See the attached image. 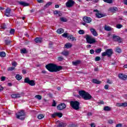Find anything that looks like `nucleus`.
I'll use <instances>...</instances> for the list:
<instances>
[{
	"instance_id": "1",
	"label": "nucleus",
	"mask_w": 127,
	"mask_h": 127,
	"mask_svg": "<svg viewBox=\"0 0 127 127\" xmlns=\"http://www.w3.org/2000/svg\"><path fill=\"white\" fill-rule=\"evenodd\" d=\"M46 68L50 71V72H58L62 70V66H57L53 64H50L46 65Z\"/></svg>"
},
{
	"instance_id": "2",
	"label": "nucleus",
	"mask_w": 127,
	"mask_h": 127,
	"mask_svg": "<svg viewBox=\"0 0 127 127\" xmlns=\"http://www.w3.org/2000/svg\"><path fill=\"white\" fill-rule=\"evenodd\" d=\"M78 93L79 95L86 101L88 100H91L92 99V96L90 95L89 93L85 91V90L79 91Z\"/></svg>"
},
{
	"instance_id": "3",
	"label": "nucleus",
	"mask_w": 127,
	"mask_h": 127,
	"mask_svg": "<svg viewBox=\"0 0 127 127\" xmlns=\"http://www.w3.org/2000/svg\"><path fill=\"white\" fill-rule=\"evenodd\" d=\"M70 105L74 110L76 111L80 109V102L77 101H71L70 102Z\"/></svg>"
},
{
	"instance_id": "4",
	"label": "nucleus",
	"mask_w": 127,
	"mask_h": 127,
	"mask_svg": "<svg viewBox=\"0 0 127 127\" xmlns=\"http://www.w3.org/2000/svg\"><path fill=\"white\" fill-rule=\"evenodd\" d=\"M85 38L87 43H88L89 44H94V43H96V42H97L96 39L93 38V36H92L86 35L85 36Z\"/></svg>"
},
{
	"instance_id": "5",
	"label": "nucleus",
	"mask_w": 127,
	"mask_h": 127,
	"mask_svg": "<svg viewBox=\"0 0 127 127\" xmlns=\"http://www.w3.org/2000/svg\"><path fill=\"white\" fill-rule=\"evenodd\" d=\"M113 51L112 49H108L106 50L105 52H103L101 54L102 57H105V56H107L108 57H111L113 55Z\"/></svg>"
},
{
	"instance_id": "6",
	"label": "nucleus",
	"mask_w": 127,
	"mask_h": 127,
	"mask_svg": "<svg viewBox=\"0 0 127 127\" xmlns=\"http://www.w3.org/2000/svg\"><path fill=\"white\" fill-rule=\"evenodd\" d=\"M83 20L84 22H82V24H83V25H84L85 26H87L86 23H90V22H92V18L88 16L84 17L83 18Z\"/></svg>"
},
{
	"instance_id": "7",
	"label": "nucleus",
	"mask_w": 127,
	"mask_h": 127,
	"mask_svg": "<svg viewBox=\"0 0 127 127\" xmlns=\"http://www.w3.org/2000/svg\"><path fill=\"white\" fill-rule=\"evenodd\" d=\"M17 119H19V120H24V116H25V114L24 113V111H21L18 113V114H16Z\"/></svg>"
},
{
	"instance_id": "8",
	"label": "nucleus",
	"mask_w": 127,
	"mask_h": 127,
	"mask_svg": "<svg viewBox=\"0 0 127 127\" xmlns=\"http://www.w3.org/2000/svg\"><path fill=\"white\" fill-rule=\"evenodd\" d=\"M24 83H27V84H29L30 86H35V82H34V80L29 79V78L26 77L24 79Z\"/></svg>"
},
{
	"instance_id": "9",
	"label": "nucleus",
	"mask_w": 127,
	"mask_h": 127,
	"mask_svg": "<svg viewBox=\"0 0 127 127\" xmlns=\"http://www.w3.org/2000/svg\"><path fill=\"white\" fill-rule=\"evenodd\" d=\"M93 11L94 12H96L95 13V15L97 18H101L102 17H104V16H106L105 14L100 13V12L99 11V10H98V9H95L93 10Z\"/></svg>"
},
{
	"instance_id": "10",
	"label": "nucleus",
	"mask_w": 127,
	"mask_h": 127,
	"mask_svg": "<svg viewBox=\"0 0 127 127\" xmlns=\"http://www.w3.org/2000/svg\"><path fill=\"white\" fill-rule=\"evenodd\" d=\"M75 2L73 0H68L66 3V7H71L74 5Z\"/></svg>"
},
{
	"instance_id": "11",
	"label": "nucleus",
	"mask_w": 127,
	"mask_h": 127,
	"mask_svg": "<svg viewBox=\"0 0 127 127\" xmlns=\"http://www.w3.org/2000/svg\"><path fill=\"white\" fill-rule=\"evenodd\" d=\"M11 9L10 8H7L5 10V15L7 17H9L11 16Z\"/></svg>"
},
{
	"instance_id": "12",
	"label": "nucleus",
	"mask_w": 127,
	"mask_h": 127,
	"mask_svg": "<svg viewBox=\"0 0 127 127\" xmlns=\"http://www.w3.org/2000/svg\"><path fill=\"white\" fill-rule=\"evenodd\" d=\"M113 39L114 41H118V42H119V43H121V42H122V39L119 36L113 35Z\"/></svg>"
},
{
	"instance_id": "13",
	"label": "nucleus",
	"mask_w": 127,
	"mask_h": 127,
	"mask_svg": "<svg viewBox=\"0 0 127 127\" xmlns=\"http://www.w3.org/2000/svg\"><path fill=\"white\" fill-rule=\"evenodd\" d=\"M118 77L119 78H120V79H121V80H123L124 81H126V80H127V75L122 74V73H120L118 75Z\"/></svg>"
},
{
	"instance_id": "14",
	"label": "nucleus",
	"mask_w": 127,
	"mask_h": 127,
	"mask_svg": "<svg viewBox=\"0 0 127 127\" xmlns=\"http://www.w3.org/2000/svg\"><path fill=\"white\" fill-rule=\"evenodd\" d=\"M57 108L58 110H64V109L66 108V105L64 103H62L61 104H59Z\"/></svg>"
},
{
	"instance_id": "15",
	"label": "nucleus",
	"mask_w": 127,
	"mask_h": 127,
	"mask_svg": "<svg viewBox=\"0 0 127 127\" xmlns=\"http://www.w3.org/2000/svg\"><path fill=\"white\" fill-rule=\"evenodd\" d=\"M62 116H63V114L61 113H56L52 115L53 118H55L57 116L59 117V118H62Z\"/></svg>"
},
{
	"instance_id": "16",
	"label": "nucleus",
	"mask_w": 127,
	"mask_h": 127,
	"mask_svg": "<svg viewBox=\"0 0 127 127\" xmlns=\"http://www.w3.org/2000/svg\"><path fill=\"white\" fill-rule=\"evenodd\" d=\"M11 98L13 99H17L18 98H20L21 97V94L18 93V94H12L11 95Z\"/></svg>"
},
{
	"instance_id": "17",
	"label": "nucleus",
	"mask_w": 127,
	"mask_h": 127,
	"mask_svg": "<svg viewBox=\"0 0 127 127\" xmlns=\"http://www.w3.org/2000/svg\"><path fill=\"white\" fill-rule=\"evenodd\" d=\"M90 31L92 33V34L93 35V36H98V33H97V31L95 29L92 28L90 29Z\"/></svg>"
},
{
	"instance_id": "18",
	"label": "nucleus",
	"mask_w": 127,
	"mask_h": 127,
	"mask_svg": "<svg viewBox=\"0 0 127 127\" xmlns=\"http://www.w3.org/2000/svg\"><path fill=\"white\" fill-rule=\"evenodd\" d=\"M19 4L20 5H23V6H28L29 3H26V2L20 1L19 2Z\"/></svg>"
},
{
	"instance_id": "19",
	"label": "nucleus",
	"mask_w": 127,
	"mask_h": 127,
	"mask_svg": "<svg viewBox=\"0 0 127 127\" xmlns=\"http://www.w3.org/2000/svg\"><path fill=\"white\" fill-rule=\"evenodd\" d=\"M81 63V61H76L75 62H72V64L74 66H77V65H79V64H80Z\"/></svg>"
},
{
	"instance_id": "20",
	"label": "nucleus",
	"mask_w": 127,
	"mask_h": 127,
	"mask_svg": "<svg viewBox=\"0 0 127 127\" xmlns=\"http://www.w3.org/2000/svg\"><path fill=\"white\" fill-rule=\"evenodd\" d=\"M110 10L112 12H116V11L118 10V8L117 7H111L110 8Z\"/></svg>"
},
{
	"instance_id": "21",
	"label": "nucleus",
	"mask_w": 127,
	"mask_h": 127,
	"mask_svg": "<svg viewBox=\"0 0 127 127\" xmlns=\"http://www.w3.org/2000/svg\"><path fill=\"white\" fill-rule=\"evenodd\" d=\"M63 32H64V30L62 28L58 29L57 30V33L59 34H61L62 33H63Z\"/></svg>"
},
{
	"instance_id": "22",
	"label": "nucleus",
	"mask_w": 127,
	"mask_h": 127,
	"mask_svg": "<svg viewBox=\"0 0 127 127\" xmlns=\"http://www.w3.org/2000/svg\"><path fill=\"white\" fill-rule=\"evenodd\" d=\"M35 41L36 42V43H41V41H42V38H37L35 39Z\"/></svg>"
},
{
	"instance_id": "23",
	"label": "nucleus",
	"mask_w": 127,
	"mask_h": 127,
	"mask_svg": "<svg viewBox=\"0 0 127 127\" xmlns=\"http://www.w3.org/2000/svg\"><path fill=\"white\" fill-rule=\"evenodd\" d=\"M104 29L105 30H106V31H111V30H112V28L110 26L105 25L104 26Z\"/></svg>"
},
{
	"instance_id": "24",
	"label": "nucleus",
	"mask_w": 127,
	"mask_h": 127,
	"mask_svg": "<svg viewBox=\"0 0 127 127\" xmlns=\"http://www.w3.org/2000/svg\"><path fill=\"white\" fill-rule=\"evenodd\" d=\"M72 46H73V45H72V44H71V43H66L65 45V46H64V47H65V48H67V49H68V48H71V47H72Z\"/></svg>"
},
{
	"instance_id": "25",
	"label": "nucleus",
	"mask_w": 127,
	"mask_h": 127,
	"mask_svg": "<svg viewBox=\"0 0 127 127\" xmlns=\"http://www.w3.org/2000/svg\"><path fill=\"white\" fill-rule=\"evenodd\" d=\"M103 110L104 111H105V112H110V111H111V107L109 106H105L104 107Z\"/></svg>"
},
{
	"instance_id": "26",
	"label": "nucleus",
	"mask_w": 127,
	"mask_h": 127,
	"mask_svg": "<svg viewBox=\"0 0 127 127\" xmlns=\"http://www.w3.org/2000/svg\"><path fill=\"white\" fill-rule=\"evenodd\" d=\"M92 83H94V84H101V81L97 80V79H93L92 81Z\"/></svg>"
},
{
	"instance_id": "27",
	"label": "nucleus",
	"mask_w": 127,
	"mask_h": 127,
	"mask_svg": "<svg viewBox=\"0 0 127 127\" xmlns=\"http://www.w3.org/2000/svg\"><path fill=\"white\" fill-rule=\"evenodd\" d=\"M15 78L17 80H18V81H20V80H21V79H22V77H21V76L19 74H16L15 76Z\"/></svg>"
},
{
	"instance_id": "28",
	"label": "nucleus",
	"mask_w": 127,
	"mask_h": 127,
	"mask_svg": "<svg viewBox=\"0 0 127 127\" xmlns=\"http://www.w3.org/2000/svg\"><path fill=\"white\" fill-rule=\"evenodd\" d=\"M62 54L64 56H68L69 55V52L68 51H64L62 53Z\"/></svg>"
},
{
	"instance_id": "29",
	"label": "nucleus",
	"mask_w": 127,
	"mask_h": 127,
	"mask_svg": "<svg viewBox=\"0 0 127 127\" xmlns=\"http://www.w3.org/2000/svg\"><path fill=\"white\" fill-rule=\"evenodd\" d=\"M6 54L4 52H0V57L1 58H4L5 57Z\"/></svg>"
},
{
	"instance_id": "30",
	"label": "nucleus",
	"mask_w": 127,
	"mask_h": 127,
	"mask_svg": "<svg viewBox=\"0 0 127 127\" xmlns=\"http://www.w3.org/2000/svg\"><path fill=\"white\" fill-rule=\"evenodd\" d=\"M20 52L22 54H26V53H27V51H26V49L24 48L20 50Z\"/></svg>"
},
{
	"instance_id": "31",
	"label": "nucleus",
	"mask_w": 127,
	"mask_h": 127,
	"mask_svg": "<svg viewBox=\"0 0 127 127\" xmlns=\"http://www.w3.org/2000/svg\"><path fill=\"white\" fill-rule=\"evenodd\" d=\"M37 118L39 120H42L44 118V115L43 114H40L37 116Z\"/></svg>"
},
{
	"instance_id": "32",
	"label": "nucleus",
	"mask_w": 127,
	"mask_h": 127,
	"mask_svg": "<svg viewBox=\"0 0 127 127\" xmlns=\"http://www.w3.org/2000/svg\"><path fill=\"white\" fill-rule=\"evenodd\" d=\"M35 98L38 100H41V99H42V96L40 95H35Z\"/></svg>"
},
{
	"instance_id": "33",
	"label": "nucleus",
	"mask_w": 127,
	"mask_h": 127,
	"mask_svg": "<svg viewBox=\"0 0 127 127\" xmlns=\"http://www.w3.org/2000/svg\"><path fill=\"white\" fill-rule=\"evenodd\" d=\"M104 2L107 3H113V0H103Z\"/></svg>"
},
{
	"instance_id": "34",
	"label": "nucleus",
	"mask_w": 127,
	"mask_h": 127,
	"mask_svg": "<svg viewBox=\"0 0 127 127\" xmlns=\"http://www.w3.org/2000/svg\"><path fill=\"white\" fill-rule=\"evenodd\" d=\"M60 19L61 21L63 22H66L67 21V19H66V18L65 17H61Z\"/></svg>"
},
{
	"instance_id": "35",
	"label": "nucleus",
	"mask_w": 127,
	"mask_h": 127,
	"mask_svg": "<svg viewBox=\"0 0 127 127\" xmlns=\"http://www.w3.org/2000/svg\"><path fill=\"white\" fill-rule=\"evenodd\" d=\"M52 4V2L49 1L47 3V4L45 5L46 7H48V6H50V5H51Z\"/></svg>"
},
{
	"instance_id": "36",
	"label": "nucleus",
	"mask_w": 127,
	"mask_h": 127,
	"mask_svg": "<svg viewBox=\"0 0 127 127\" xmlns=\"http://www.w3.org/2000/svg\"><path fill=\"white\" fill-rule=\"evenodd\" d=\"M100 52H102V48H99L95 50V53H97L98 54H100Z\"/></svg>"
},
{
	"instance_id": "37",
	"label": "nucleus",
	"mask_w": 127,
	"mask_h": 127,
	"mask_svg": "<svg viewBox=\"0 0 127 127\" xmlns=\"http://www.w3.org/2000/svg\"><path fill=\"white\" fill-rule=\"evenodd\" d=\"M58 127H65V124L63 123H60Z\"/></svg>"
},
{
	"instance_id": "38",
	"label": "nucleus",
	"mask_w": 127,
	"mask_h": 127,
	"mask_svg": "<svg viewBox=\"0 0 127 127\" xmlns=\"http://www.w3.org/2000/svg\"><path fill=\"white\" fill-rule=\"evenodd\" d=\"M1 27L2 29H5L6 28V25L5 23L2 24L1 25Z\"/></svg>"
},
{
	"instance_id": "39",
	"label": "nucleus",
	"mask_w": 127,
	"mask_h": 127,
	"mask_svg": "<svg viewBox=\"0 0 127 127\" xmlns=\"http://www.w3.org/2000/svg\"><path fill=\"white\" fill-rule=\"evenodd\" d=\"M116 27H117V28H118V29H120L122 28V27H123V25H122V24H117L116 25Z\"/></svg>"
},
{
	"instance_id": "40",
	"label": "nucleus",
	"mask_w": 127,
	"mask_h": 127,
	"mask_svg": "<svg viewBox=\"0 0 127 127\" xmlns=\"http://www.w3.org/2000/svg\"><path fill=\"white\" fill-rule=\"evenodd\" d=\"M78 33H79V34H84L85 31H84V30H80L78 31Z\"/></svg>"
},
{
	"instance_id": "41",
	"label": "nucleus",
	"mask_w": 127,
	"mask_h": 127,
	"mask_svg": "<svg viewBox=\"0 0 127 127\" xmlns=\"http://www.w3.org/2000/svg\"><path fill=\"white\" fill-rule=\"evenodd\" d=\"M116 51L118 53H121V52H122V50H121L120 48H116Z\"/></svg>"
},
{
	"instance_id": "42",
	"label": "nucleus",
	"mask_w": 127,
	"mask_h": 127,
	"mask_svg": "<svg viewBox=\"0 0 127 127\" xmlns=\"http://www.w3.org/2000/svg\"><path fill=\"white\" fill-rule=\"evenodd\" d=\"M5 113L7 115H11L12 112L10 110H7L5 111Z\"/></svg>"
},
{
	"instance_id": "43",
	"label": "nucleus",
	"mask_w": 127,
	"mask_h": 127,
	"mask_svg": "<svg viewBox=\"0 0 127 127\" xmlns=\"http://www.w3.org/2000/svg\"><path fill=\"white\" fill-rule=\"evenodd\" d=\"M14 69H15V67H10L7 68L8 71H12Z\"/></svg>"
},
{
	"instance_id": "44",
	"label": "nucleus",
	"mask_w": 127,
	"mask_h": 127,
	"mask_svg": "<svg viewBox=\"0 0 127 127\" xmlns=\"http://www.w3.org/2000/svg\"><path fill=\"white\" fill-rule=\"evenodd\" d=\"M95 61H100L101 60V58L100 57H96L95 59Z\"/></svg>"
},
{
	"instance_id": "45",
	"label": "nucleus",
	"mask_w": 127,
	"mask_h": 127,
	"mask_svg": "<svg viewBox=\"0 0 127 127\" xmlns=\"http://www.w3.org/2000/svg\"><path fill=\"white\" fill-rule=\"evenodd\" d=\"M52 107H56V102H55V100H53V102L52 105Z\"/></svg>"
},
{
	"instance_id": "46",
	"label": "nucleus",
	"mask_w": 127,
	"mask_h": 127,
	"mask_svg": "<svg viewBox=\"0 0 127 127\" xmlns=\"http://www.w3.org/2000/svg\"><path fill=\"white\" fill-rule=\"evenodd\" d=\"M11 42L10 41H8V40H5V43L7 45H8V44H10V43Z\"/></svg>"
},
{
	"instance_id": "47",
	"label": "nucleus",
	"mask_w": 127,
	"mask_h": 127,
	"mask_svg": "<svg viewBox=\"0 0 127 127\" xmlns=\"http://www.w3.org/2000/svg\"><path fill=\"white\" fill-rule=\"evenodd\" d=\"M16 65H17V63L15 62H14L12 63V65L14 66V67H16Z\"/></svg>"
},
{
	"instance_id": "48",
	"label": "nucleus",
	"mask_w": 127,
	"mask_h": 127,
	"mask_svg": "<svg viewBox=\"0 0 127 127\" xmlns=\"http://www.w3.org/2000/svg\"><path fill=\"white\" fill-rule=\"evenodd\" d=\"M122 107H127V102L122 103Z\"/></svg>"
},
{
	"instance_id": "49",
	"label": "nucleus",
	"mask_w": 127,
	"mask_h": 127,
	"mask_svg": "<svg viewBox=\"0 0 127 127\" xmlns=\"http://www.w3.org/2000/svg\"><path fill=\"white\" fill-rule=\"evenodd\" d=\"M63 37H64L65 38H66V37H68V35L67 33H64L63 35Z\"/></svg>"
},
{
	"instance_id": "50",
	"label": "nucleus",
	"mask_w": 127,
	"mask_h": 127,
	"mask_svg": "<svg viewBox=\"0 0 127 127\" xmlns=\"http://www.w3.org/2000/svg\"><path fill=\"white\" fill-rule=\"evenodd\" d=\"M14 33V29H11L10 31V34H13Z\"/></svg>"
},
{
	"instance_id": "51",
	"label": "nucleus",
	"mask_w": 127,
	"mask_h": 127,
	"mask_svg": "<svg viewBox=\"0 0 127 127\" xmlns=\"http://www.w3.org/2000/svg\"><path fill=\"white\" fill-rule=\"evenodd\" d=\"M92 115H93V114H92V113L88 112L87 114V117H91V116H92Z\"/></svg>"
},
{
	"instance_id": "52",
	"label": "nucleus",
	"mask_w": 127,
	"mask_h": 127,
	"mask_svg": "<svg viewBox=\"0 0 127 127\" xmlns=\"http://www.w3.org/2000/svg\"><path fill=\"white\" fill-rule=\"evenodd\" d=\"M68 127H77L76 125H75L74 124H71Z\"/></svg>"
},
{
	"instance_id": "53",
	"label": "nucleus",
	"mask_w": 127,
	"mask_h": 127,
	"mask_svg": "<svg viewBox=\"0 0 127 127\" xmlns=\"http://www.w3.org/2000/svg\"><path fill=\"white\" fill-rule=\"evenodd\" d=\"M90 54H94V53H95V51H94L93 49L90 50Z\"/></svg>"
},
{
	"instance_id": "54",
	"label": "nucleus",
	"mask_w": 127,
	"mask_h": 127,
	"mask_svg": "<svg viewBox=\"0 0 127 127\" xmlns=\"http://www.w3.org/2000/svg\"><path fill=\"white\" fill-rule=\"evenodd\" d=\"M123 127V125L122 124H118L116 125V127Z\"/></svg>"
},
{
	"instance_id": "55",
	"label": "nucleus",
	"mask_w": 127,
	"mask_h": 127,
	"mask_svg": "<svg viewBox=\"0 0 127 127\" xmlns=\"http://www.w3.org/2000/svg\"><path fill=\"white\" fill-rule=\"evenodd\" d=\"M5 80V77L4 76L1 77V81L3 82V81H4Z\"/></svg>"
},
{
	"instance_id": "56",
	"label": "nucleus",
	"mask_w": 127,
	"mask_h": 127,
	"mask_svg": "<svg viewBox=\"0 0 127 127\" xmlns=\"http://www.w3.org/2000/svg\"><path fill=\"white\" fill-rule=\"evenodd\" d=\"M107 83L108 84H113V81H111V80H110V79H108Z\"/></svg>"
},
{
	"instance_id": "57",
	"label": "nucleus",
	"mask_w": 127,
	"mask_h": 127,
	"mask_svg": "<svg viewBox=\"0 0 127 127\" xmlns=\"http://www.w3.org/2000/svg\"><path fill=\"white\" fill-rule=\"evenodd\" d=\"M116 106L117 107H122V103H117Z\"/></svg>"
},
{
	"instance_id": "58",
	"label": "nucleus",
	"mask_w": 127,
	"mask_h": 127,
	"mask_svg": "<svg viewBox=\"0 0 127 127\" xmlns=\"http://www.w3.org/2000/svg\"><path fill=\"white\" fill-rule=\"evenodd\" d=\"M73 37V35H69L68 37H67V38L68 39H72V38Z\"/></svg>"
},
{
	"instance_id": "59",
	"label": "nucleus",
	"mask_w": 127,
	"mask_h": 127,
	"mask_svg": "<svg viewBox=\"0 0 127 127\" xmlns=\"http://www.w3.org/2000/svg\"><path fill=\"white\" fill-rule=\"evenodd\" d=\"M57 16H61V15H62V13H61V12L59 11V13H58V15H57Z\"/></svg>"
},
{
	"instance_id": "60",
	"label": "nucleus",
	"mask_w": 127,
	"mask_h": 127,
	"mask_svg": "<svg viewBox=\"0 0 127 127\" xmlns=\"http://www.w3.org/2000/svg\"><path fill=\"white\" fill-rule=\"evenodd\" d=\"M109 124H112L114 123V122L112 120H109L108 121Z\"/></svg>"
},
{
	"instance_id": "61",
	"label": "nucleus",
	"mask_w": 127,
	"mask_h": 127,
	"mask_svg": "<svg viewBox=\"0 0 127 127\" xmlns=\"http://www.w3.org/2000/svg\"><path fill=\"white\" fill-rule=\"evenodd\" d=\"M104 88L106 90H108L109 89V85H105Z\"/></svg>"
},
{
	"instance_id": "62",
	"label": "nucleus",
	"mask_w": 127,
	"mask_h": 127,
	"mask_svg": "<svg viewBox=\"0 0 127 127\" xmlns=\"http://www.w3.org/2000/svg\"><path fill=\"white\" fill-rule=\"evenodd\" d=\"M63 57H59L58 58V60L59 61H62V60H63Z\"/></svg>"
},
{
	"instance_id": "63",
	"label": "nucleus",
	"mask_w": 127,
	"mask_h": 127,
	"mask_svg": "<svg viewBox=\"0 0 127 127\" xmlns=\"http://www.w3.org/2000/svg\"><path fill=\"white\" fill-rule=\"evenodd\" d=\"M91 127H96V125H95V124L94 123H92L91 125H90Z\"/></svg>"
},
{
	"instance_id": "64",
	"label": "nucleus",
	"mask_w": 127,
	"mask_h": 127,
	"mask_svg": "<svg viewBox=\"0 0 127 127\" xmlns=\"http://www.w3.org/2000/svg\"><path fill=\"white\" fill-rule=\"evenodd\" d=\"M124 4H126V5H127V0H125L124 1Z\"/></svg>"
}]
</instances>
